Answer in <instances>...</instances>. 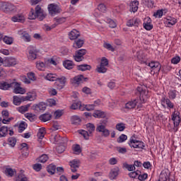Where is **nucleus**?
I'll use <instances>...</instances> for the list:
<instances>
[{
    "instance_id": "f257e3e1",
    "label": "nucleus",
    "mask_w": 181,
    "mask_h": 181,
    "mask_svg": "<svg viewBox=\"0 0 181 181\" xmlns=\"http://www.w3.org/2000/svg\"><path fill=\"white\" fill-rule=\"evenodd\" d=\"M0 9L5 13H11V12H13V11H15L16 7L11 3L1 1Z\"/></svg>"
},
{
    "instance_id": "f03ea898",
    "label": "nucleus",
    "mask_w": 181,
    "mask_h": 181,
    "mask_svg": "<svg viewBox=\"0 0 181 181\" xmlns=\"http://www.w3.org/2000/svg\"><path fill=\"white\" fill-rule=\"evenodd\" d=\"M137 91L140 94V102H141L140 105L138 106L137 108H141L142 107V104H144L146 100V95H145V93H146L145 91V86L139 85V86H137Z\"/></svg>"
},
{
    "instance_id": "7ed1b4c3",
    "label": "nucleus",
    "mask_w": 181,
    "mask_h": 181,
    "mask_svg": "<svg viewBox=\"0 0 181 181\" xmlns=\"http://www.w3.org/2000/svg\"><path fill=\"white\" fill-rule=\"evenodd\" d=\"M28 59L30 62L36 60L37 58V49L35 47H29L28 49Z\"/></svg>"
},
{
    "instance_id": "20e7f679",
    "label": "nucleus",
    "mask_w": 181,
    "mask_h": 181,
    "mask_svg": "<svg viewBox=\"0 0 181 181\" xmlns=\"http://www.w3.org/2000/svg\"><path fill=\"white\" fill-rule=\"evenodd\" d=\"M48 12L51 16H54V15L60 13V12H62V9H60V7L57 4H51L48 5Z\"/></svg>"
},
{
    "instance_id": "39448f33",
    "label": "nucleus",
    "mask_w": 181,
    "mask_h": 181,
    "mask_svg": "<svg viewBox=\"0 0 181 181\" xmlns=\"http://www.w3.org/2000/svg\"><path fill=\"white\" fill-rule=\"evenodd\" d=\"M97 132H100L102 136H104L105 138H108L110 136V130L105 127V125L100 124H98L96 127Z\"/></svg>"
},
{
    "instance_id": "423d86ee",
    "label": "nucleus",
    "mask_w": 181,
    "mask_h": 181,
    "mask_svg": "<svg viewBox=\"0 0 181 181\" xmlns=\"http://www.w3.org/2000/svg\"><path fill=\"white\" fill-rule=\"evenodd\" d=\"M87 53V50L84 49H81L76 52L75 55H74V59L75 62H83L84 60V56Z\"/></svg>"
},
{
    "instance_id": "0eeeda50",
    "label": "nucleus",
    "mask_w": 181,
    "mask_h": 181,
    "mask_svg": "<svg viewBox=\"0 0 181 181\" xmlns=\"http://www.w3.org/2000/svg\"><path fill=\"white\" fill-rule=\"evenodd\" d=\"M11 88H13V93L15 94H25L26 93V90H25V88L21 87V84L16 81H12Z\"/></svg>"
},
{
    "instance_id": "6e6552de",
    "label": "nucleus",
    "mask_w": 181,
    "mask_h": 181,
    "mask_svg": "<svg viewBox=\"0 0 181 181\" xmlns=\"http://www.w3.org/2000/svg\"><path fill=\"white\" fill-rule=\"evenodd\" d=\"M66 77L62 76V78H58L55 80L54 87L57 90H62L64 88V86H66Z\"/></svg>"
},
{
    "instance_id": "1a4fd4ad",
    "label": "nucleus",
    "mask_w": 181,
    "mask_h": 181,
    "mask_svg": "<svg viewBox=\"0 0 181 181\" xmlns=\"http://www.w3.org/2000/svg\"><path fill=\"white\" fill-rule=\"evenodd\" d=\"M35 12H36V18L39 19V21H43L45 18H46V13L40 6H37L35 7Z\"/></svg>"
},
{
    "instance_id": "9d476101",
    "label": "nucleus",
    "mask_w": 181,
    "mask_h": 181,
    "mask_svg": "<svg viewBox=\"0 0 181 181\" xmlns=\"http://www.w3.org/2000/svg\"><path fill=\"white\" fill-rule=\"evenodd\" d=\"M160 103L164 108L172 109L175 107V105H173V103H171L170 100H169V98L165 96L161 98Z\"/></svg>"
},
{
    "instance_id": "9b49d317",
    "label": "nucleus",
    "mask_w": 181,
    "mask_h": 181,
    "mask_svg": "<svg viewBox=\"0 0 181 181\" xmlns=\"http://www.w3.org/2000/svg\"><path fill=\"white\" fill-rule=\"evenodd\" d=\"M148 67H151V71L158 74L160 71V64L158 62H151L148 64Z\"/></svg>"
},
{
    "instance_id": "f8f14e48",
    "label": "nucleus",
    "mask_w": 181,
    "mask_h": 181,
    "mask_svg": "<svg viewBox=\"0 0 181 181\" xmlns=\"http://www.w3.org/2000/svg\"><path fill=\"white\" fill-rule=\"evenodd\" d=\"M118 175H119V168L115 167L110 170L109 177L110 180H115L118 177Z\"/></svg>"
},
{
    "instance_id": "ddd939ff",
    "label": "nucleus",
    "mask_w": 181,
    "mask_h": 181,
    "mask_svg": "<svg viewBox=\"0 0 181 181\" xmlns=\"http://www.w3.org/2000/svg\"><path fill=\"white\" fill-rule=\"evenodd\" d=\"M54 144H59V145H66V144H67V139L57 134L54 136Z\"/></svg>"
},
{
    "instance_id": "4468645a",
    "label": "nucleus",
    "mask_w": 181,
    "mask_h": 181,
    "mask_svg": "<svg viewBox=\"0 0 181 181\" xmlns=\"http://www.w3.org/2000/svg\"><path fill=\"white\" fill-rule=\"evenodd\" d=\"M172 119L174 122V126L179 127V124H180V116H179V112H174L173 113Z\"/></svg>"
},
{
    "instance_id": "2eb2a0df",
    "label": "nucleus",
    "mask_w": 181,
    "mask_h": 181,
    "mask_svg": "<svg viewBox=\"0 0 181 181\" xmlns=\"http://www.w3.org/2000/svg\"><path fill=\"white\" fill-rule=\"evenodd\" d=\"M12 88V81H8L7 82L1 81L0 82V90H9Z\"/></svg>"
},
{
    "instance_id": "dca6fc26",
    "label": "nucleus",
    "mask_w": 181,
    "mask_h": 181,
    "mask_svg": "<svg viewBox=\"0 0 181 181\" xmlns=\"http://www.w3.org/2000/svg\"><path fill=\"white\" fill-rule=\"evenodd\" d=\"M18 35L24 42H30V35L26 31L20 30Z\"/></svg>"
},
{
    "instance_id": "f3484780",
    "label": "nucleus",
    "mask_w": 181,
    "mask_h": 181,
    "mask_svg": "<svg viewBox=\"0 0 181 181\" xmlns=\"http://www.w3.org/2000/svg\"><path fill=\"white\" fill-rule=\"evenodd\" d=\"M33 110L37 112L45 111V110H46V104L43 102H41L37 105H34L33 106Z\"/></svg>"
},
{
    "instance_id": "a211bd4d",
    "label": "nucleus",
    "mask_w": 181,
    "mask_h": 181,
    "mask_svg": "<svg viewBox=\"0 0 181 181\" xmlns=\"http://www.w3.org/2000/svg\"><path fill=\"white\" fill-rule=\"evenodd\" d=\"M87 80H88V78H84L83 75H78L74 78V83L78 85L83 83V81H87Z\"/></svg>"
},
{
    "instance_id": "6ab92c4d",
    "label": "nucleus",
    "mask_w": 181,
    "mask_h": 181,
    "mask_svg": "<svg viewBox=\"0 0 181 181\" xmlns=\"http://www.w3.org/2000/svg\"><path fill=\"white\" fill-rule=\"evenodd\" d=\"M78 37H80V32H78L77 30H72L69 33L70 40H76V39H78Z\"/></svg>"
},
{
    "instance_id": "aec40b11",
    "label": "nucleus",
    "mask_w": 181,
    "mask_h": 181,
    "mask_svg": "<svg viewBox=\"0 0 181 181\" xmlns=\"http://www.w3.org/2000/svg\"><path fill=\"white\" fill-rule=\"evenodd\" d=\"M69 165L71 168V172L74 173L77 172V169L80 168V164L78 163V161L74 160L73 161H71L69 163Z\"/></svg>"
},
{
    "instance_id": "412c9836",
    "label": "nucleus",
    "mask_w": 181,
    "mask_h": 181,
    "mask_svg": "<svg viewBox=\"0 0 181 181\" xmlns=\"http://www.w3.org/2000/svg\"><path fill=\"white\" fill-rule=\"evenodd\" d=\"M40 121H42V122H47V121H50L52 119V114L49 112H46L43 115H41L40 116Z\"/></svg>"
},
{
    "instance_id": "4be33fe9",
    "label": "nucleus",
    "mask_w": 181,
    "mask_h": 181,
    "mask_svg": "<svg viewBox=\"0 0 181 181\" xmlns=\"http://www.w3.org/2000/svg\"><path fill=\"white\" fill-rule=\"evenodd\" d=\"M12 22H25V16L22 14H17L11 18Z\"/></svg>"
},
{
    "instance_id": "5701e85b",
    "label": "nucleus",
    "mask_w": 181,
    "mask_h": 181,
    "mask_svg": "<svg viewBox=\"0 0 181 181\" xmlns=\"http://www.w3.org/2000/svg\"><path fill=\"white\" fill-rule=\"evenodd\" d=\"M63 66L67 70H71V69L74 68V63L70 60H65L63 62Z\"/></svg>"
},
{
    "instance_id": "b1692460",
    "label": "nucleus",
    "mask_w": 181,
    "mask_h": 181,
    "mask_svg": "<svg viewBox=\"0 0 181 181\" xmlns=\"http://www.w3.org/2000/svg\"><path fill=\"white\" fill-rule=\"evenodd\" d=\"M71 110H81V111H84L83 105H81V102H75L71 106Z\"/></svg>"
},
{
    "instance_id": "393cba45",
    "label": "nucleus",
    "mask_w": 181,
    "mask_h": 181,
    "mask_svg": "<svg viewBox=\"0 0 181 181\" xmlns=\"http://www.w3.org/2000/svg\"><path fill=\"white\" fill-rule=\"evenodd\" d=\"M36 100V93H29L27 95L23 98V101H34Z\"/></svg>"
},
{
    "instance_id": "a878e982",
    "label": "nucleus",
    "mask_w": 181,
    "mask_h": 181,
    "mask_svg": "<svg viewBox=\"0 0 181 181\" xmlns=\"http://www.w3.org/2000/svg\"><path fill=\"white\" fill-rule=\"evenodd\" d=\"M71 122L73 125H80V122H81V119L77 115H74L71 117Z\"/></svg>"
},
{
    "instance_id": "bb28decb",
    "label": "nucleus",
    "mask_w": 181,
    "mask_h": 181,
    "mask_svg": "<svg viewBox=\"0 0 181 181\" xmlns=\"http://www.w3.org/2000/svg\"><path fill=\"white\" fill-rule=\"evenodd\" d=\"M30 107V105L27 104L25 105H23L18 107L17 110L18 112H21V114H25V112H28Z\"/></svg>"
},
{
    "instance_id": "cd10ccee",
    "label": "nucleus",
    "mask_w": 181,
    "mask_h": 181,
    "mask_svg": "<svg viewBox=\"0 0 181 181\" xmlns=\"http://www.w3.org/2000/svg\"><path fill=\"white\" fill-rule=\"evenodd\" d=\"M58 78L56 74H48L45 77V80H48V81H56Z\"/></svg>"
},
{
    "instance_id": "c85d7f7f",
    "label": "nucleus",
    "mask_w": 181,
    "mask_h": 181,
    "mask_svg": "<svg viewBox=\"0 0 181 181\" xmlns=\"http://www.w3.org/2000/svg\"><path fill=\"white\" fill-rule=\"evenodd\" d=\"M77 69L81 71H86V70H91V66L89 64H81L77 66Z\"/></svg>"
},
{
    "instance_id": "c756f323",
    "label": "nucleus",
    "mask_w": 181,
    "mask_h": 181,
    "mask_svg": "<svg viewBox=\"0 0 181 181\" xmlns=\"http://www.w3.org/2000/svg\"><path fill=\"white\" fill-rule=\"evenodd\" d=\"M16 173V171L11 168H7L5 170V175L8 176V177H12Z\"/></svg>"
},
{
    "instance_id": "7c9ffc66",
    "label": "nucleus",
    "mask_w": 181,
    "mask_h": 181,
    "mask_svg": "<svg viewBox=\"0 0 181 181\" xmlns=\"http://www.w3.org/2000/svg\"><path fill=\"white\" fill-rule=\"evenodd\" d=\"M72 150L75 155H80V153H81V147L78 144L73 145Z\"/></svg>"
},
{
    "instance_id": "2f4dec72",
    "label": "nucleus",
    "mask_w": 181,
    "mask_h": 181,
    "mask_svg": "<svg viewBox=\"0 0 181 181\" xmlns=\"http://www.w3.org/2000/svg\"><path fill=\"white\" fill-rule=\"evenodd\" d=\"M136 107V100H134V101H130L126 103L125 108L127 110H132Z\"/></svg>"
},
{
    "instance_id": "473e14b6",
    "label": "nucleus",
    "mask_w": 181,
    "mask_h": 181,
    "mask_svg": "<svg viewBox=\"0 0 181 181\" xmlns=\"http://www.w3.org/2000/svg\"><path fill=\"white\" fill-rule=\"evenodd\" d=\"M136 163V161H134V165H129L127 163H123V167L125 169H127V170H129V172H132L133 170H135V165Z\"/></svg>"
},
{
    "instance_id": "72a5a7b5",
    "label": "nucleus",
    "mask_w": 181,
    "mask_h": 181,
    "mask_svg": "<svg viewBox=\"0 0 181 181\" xmlns=\"http://www.w3.org/2000/svg\"><path fill=\"white\" fill-rule=\"evenodd\" d=\"M8 135V127L3 126L0 128V138H4Z\"/></svg>"
},
{
    "instance_id": "f704fd0d",
    "label": "nucleus",
    "mask_w": 181,
    "mask_h": 181,
    "mask_svg": "<svg viewBox=\"0 0 181 181\" xmlns=\"http://www.w3.org/2000/svg\"><path fill=\"white\" fill-rule=\"evenodd\" d=\"M136 149L138 151H142L145 149V143L141 141H136Z\"/></svg>"
},
{
    "instance_id": "c9c22d12",
    "label": "nucleus",
    "mask_w": 181,
    "mask_h": 181,
    "mask_svg": "<svg viewBox=\"0 0 181 181\" xmlns=\"http://www.w3.org/2000/svg\"><path fill=\"white\" fill-rule=\"evenodd\" d=\"M56 169H57L56 165L53 164H50L47 168V170L48 173H50V175H54V173H56Z\"/></svg>"
},
{
    "instance_id": "e433bc0d",
    "label": "nucleus",
    "mask_w": 181,
    "mask_h": 181,
    "mask_svg": "<svg viewBox=\"0 0 181 181\" xmlns=\"http://www.w3.org/2000/svg\"><path fill=\"white\" fill-rule=\"evenodd\" d=\"M83 45H84V40L79 39L74 42L73 46L76 49H80V47H83Z\"/></svg>"
},
{
    "instance_id": "4c0bfd02",
    "label": "nucleus",
    "mask_w": 181,
    "mask_h": 181,
    "mask_svg": "<svg viewBox=\"0 0 181 181\" xmlns=\"http://www.w3.org/2000/svg\"><path fill=\"white\" fill-rule=\"evenodd\" d=\"M107 66H105L101 64L98 65L96 68V71H98V73H103V74L107 73Z\"/></svg>"
},
{
    "instance_id": "58836bf2",
    "label": "nucleus",
    "mask_w": 181,
    "mask_h": 181,
    "mask_svg": "<svg viewBox=\"0 0 181 181\" xmlns=\"http://www.w3.org/2000/svg\"><path fill=\"white\" fill-rule=\"evenodd\" d=\"M47 160H49V156L47 154H42L38 158V162H40V163H46Z\"/></svg>"
},
{
    "instance_id": "ea45409f",
    "label": "nucleus",
    "mask_w": 181,
    "mask_h": 181,
    "mask_svg": "<svg viewBox=\"0 0 181 181\" xmlns=\"http://www.w3.org/2000/svg\"><path fill=\"white\" fill-rule=\"evenodd\" d=\"M16 181H29V180L25 174L21 173L16 177Z\"/></svg>"
},
{
    "instance_id": "a19ab883",
    "label": "nucleus",
    "mask_w": 181,
    "mask_h": 181,
    "mask_svg": "<svg viewBox=\"0 0 181 181\" xmlns=\"http://www.w3.org/2000/svg\"><path fill=\"white\" fill-rule=\"evenodd\" d=\"M27 127H28V124H26V122H21L18 127V132L20 134H22V132H23V131L26 129Z\"/></svg>"
},
{
    "instance_id": "79ce46f5",
    "label": "nucleus",
    "mask_w": 181,
    "mask_h": 181,
    "mask_svg": "<svg viewBox=\"0 0 181 181\" xmlns=\"http://www.w3.org/2000/svg\"><path fill=\"white\" fill-rule=\"evenodd\" d=\"M86 129H87V131L89 132V134H93V132L95 131V126H94V124L91 123H88L86 124Z\"/></svg>"
},
{
    "instance_id": "37998d69",
    "label": "nucleus",
    "mask_w": 181,
    "mask_h": 181,
    "mask_svg": "<svg viewBox=\"0 0 181 181\" xmlns=\"http://www.w3.org/2000/svg\"><path fill=\"white\" fill-rule=\"evenodd\" d=\"M22 100H23V98H21L18 96H13V103L14 105H21V103H22Z\"/></svg>"
},
{
    "instance_id": "c03bdc74",
    "label": "nucleus",
    "mask_w": 181,
    "mask_h": 181,
    "mask_svg": "<svg viewBox=\"0 0 181 181\" xmlns=\"http://www.w3.org/2000/svg\"><path fill=\"white\" fill-rule=\"evenodd\" d=\"M36 67L38 70L43 71V70H45L46 65L45 64V63L39 61V62H37V63H36Z\"/></svg>"
},
{
    "instance_id": "a18cd8bd",
    "label": "nucleus",
    "mask_w": 181,
    "mask_h": 181,
    "mask_svg": "<svg viewBox=\"0 0 181 181\" xmlns=\"http://www.w3.org/2000/svg\"><path fill=\"white\" fill-rule=\"evenodd\" d=\"M66 149V144H59L57 146L56 151L58 153H63V151Z\"/></svg>"
},
{
    "instance_id": "49530a36",
    "label": "nucleus",
    "mask_w": 181,
    "mask_h": 181,
    "mask_svg": "<svg viewBox=\"0 0 181 181\" xmlns=\"http://www.w3.org/2000/svg\"><path fill=\"white\" fill-rule=\"evenodd\" d=\"M93 115L95 118H103L104 117V112L96 110Z\"/></svg>"
},
{
    "instance_id": "de8ad7c7",
    "label": "nucleus",
    "mask_w": 181,
    "mask_h": 181,
    "mask_svg": "<svg viewBox=\"0 0 181 181\" xmlns=\"http://www.w3.org/2000/svg\"><path fill=\"white\" fill-rule=\"evenodd\" d=\"M78 132L81 135H83L85 139H88V138H90V134H88V132L86 130H78Z\"/></svg>"
},
{
    "instance_id": "09e8293b",
    "label": "nucleus",
    "mask_w": 181,
    "mask_h": 181,
    "mask_svg": "<svg viewBox=\"0 0 181 181\" xmlns=\"http://www.w3.org/2000/svg\"><path fill=\"white\" fill-rule=\"evenodd\" d=\"M3 41L6 45H12V43H13V38L6 36L3 38Z\"/></svg>"
},
{
    "instance_id": "8fccbe9b",
    "label": "nucleus",
    "mask_w": 181,
    "mask_h": 181,
    "mask_svg": "<svg viewBox=\"0 0 181 181\" xmlns=\"http://www.w3.org/2000/svg\"><path fill=\"white\" fill-rule=\"evenodd\" d=\"M25 117L30 122H33V121L36 120V115L32 114V113H27L25 115Z\"/></svg>"
},
{
    "instance_id": "3c124183",
    "label": "nucleus",
    "mask_w": 181,
    "mask_h": 181,
    "mask_svg": "<svg viewBox=\"0 0 181 181\" xmlns=\"http://www.w3.org/2000/svg\"><path fill=\"white\" fill-rule=\"evenodd\" d=\"M116 129L119 131V132H122L125 129V124L124 123H118L116 124Z\"/></svg>"
},
{
    "instance_id": "603ef678",
    "label": "nucleus",
    "mask_w": 181,
    "mask_h": 181,
    "mask_svg": "<svg viewBox=\"0 0 181 181\" xmlns=\"http://www.w3.org/2000/svg\"><path fill=\"white\" fill-rule=\"evenodd\" d=\"M130 12H133V13L136 12V1H134L130 4Z\"/></svg>"
},
{
    "instance_id": "864d4df0",
    "label": "nucleus",
    "mask_w": 181,
    "mask_h": 181,
    "mask_svg": "<svg viewBox=\"0 0 181 181\" xmlns=\"http://www.w3.org/2000/svg\"><path fill=\"white\" fill-rule=\"evenodd\" d=\"M128 139V136L125 134H122L119 136V137L117 139V142L119 144H122V142H125Z\"/></svg>"
},
{
    "instance_id": "5fc2aeb1",
    "label": "nucleus",
    "mask_w": 181,
    "mask_h": 181,
    "mask_svg": "<svg viewBox=\"0 0 181 181\" xmlns=\"http://www.w3.org/2000/svg\"><path fill=\"white\" fill-rule=\"evenodd\" d=\"M8 141L10 146H12L13 148L16 145V138L15 137H9Z\"/></svg>"
},
{
    "instance_id": "6e6d98bb",
    "label": "nucleus",
    "mask_w": 181,
    "mask_h": 181,
    "mask_svg": "<svg viewBox=\"0 0 181 181\" xmlns=\"http://www.w3.org/2000/svg\"><path fill=\"white\" fill-rule=\"evenodd\" d=\"M107 22L109 23V26L110 28H112V29L117 28V23H115L112 19L109 18L107 20Z\"/></svg>"
},
{
    "instance_id": "4d7b16f0",
    "label": "nucleus",
    "mask_w": 181,
    "mask_h": 181,
    "mask_svg": "<svg viewBox=\"0 0 181 181\" xmlns=\"http://www.w3.org/2000/svg\"><path fill=\"white\" fill-rule=\"evenodd\" d=\"M28 19L30 20L36 19V10L34 11L33 8L31 9L28 16Z\"/></svg>"
},
{
    "instance_id": "13d9d810",
    "label": "nucleus",
    "mask_w": 181,
    "mask_h": 181,
    "mask_svg": "<svg viewBox=\"0 0 181 181\" xmlns=\"http://www.w3.org/2000/svg\"><path fill=\"white\" fill-rule=\"evenodd\" d=\"M169 98L172 100H175L176 98V95H177V92L176 90H170L168 93Z\"/></svg>"
},
{
    "instance_id": "bf43d9fd",
    "label": "nucleus",
    "mask_w": 181,
    "mask_h": 181,
    "mask_svg": "<svg viewBox=\"0 0 181 181\" xmlns=\"http://www.w3.org/2000/svg\"><path fill=\"white\" fill-rule=\"evenodd\" d=\"M137 179L139 181H145L148 179V174L147 173L140 174L138 176Z\"/></svg>"
},
{
    "instance_id": "052dcab7",
    "label": "nucleus",
    "mask_w": 181,
    "mask_h": 181,
    "mask_svg": "<svg viewBox=\"0 0 181 181\" xmlns=\"http://www.w3.org/2000/svg\"><path fill=\"white\" fill-rule=\"evenodd\" d=\"M136 24V18L129 20L127 23V26H129V28L132 26H135Z\"/></svg>"
},
{
    "instance_id": "680f3d73",
    "label": "nucleus",
    "mask_w": 181,
    "mask_h": 181,
    "mask_svg": "<svg viewBox=\"0 0 181 181\" xmlns=\"http://www.w3.org/2000/svg\"><path fill=\"white\" fill-rule=\"evenodd\" d=\"M129 145L131 146V148H136V140L134 139L133 137H131Z\"/></svg>"
},
{
    "instance_id": "e2e57ef3",
    "label": "nucleus",
    "mask_w": 181,
    "mask_h": 181,
    "mask_svg": "<svg viewBox=\"0 0 181 181\" xmlns=\"http://www.w3.org/2000/svg\"><path fill=\"white\" fill-rule=\"evenodd\" d=\"M54 21L57 23V25H60L62 23H64V22H66V18H64V17L55 18Z\"/></svg>"
},
{
    "instance_id": "0e129e2a",
    "label": "nucleus",
    "mask_w": 181,
    "mask_h": 181,
    "mask_svg": "<svg viewBox=\"0 0 181 181\" xmlns=\"http://www.w3.org/2000/svg\"><path fill=\"white\" fill-rule=\"evenodd\" d=\"M103 46L105 49H107V50H110V52H115V49L112 47V45L110 43L105 42L103 44Z\"/></svg>"
},
{
    "instance_id": "69168bd1",
    "label": "nucleus",
    "mask_w": 181,
    "mask_h": 181,
    "mask_svg": "<svg viewBox=\"0 0 181 181\" xmlns=\"http://www.w3.org/2000/svg\"><path fill=\"white\" fill-rule=\"evenodd\" d=\"M108 59L105 57H102L101 61H100V65L105 66V67H108Z\"/></svg>"
},
{
    "instance_id": "338daca9",
    "label": "nucleus",
    "mask_w": 181,
    "mask_h": 181,
    "mask_svg": "<svg viewBox=\"0 0 181 181\" xmlns=\"http://www.w3.org/2000/svg\"><path fill=\"white\" fill-rule=\"evenodd\" d=\"M95 106L93 104H91V105H83V110H86V111H93V110H94Z\"/></svg>"
},
{
    "instance_id": "774afa93",
    "label": "nucleus",
    "mask_w": 181,
    "mask_h": 181,
    "mask_svg": "<svg viewBox=\"0 0 181 181\" xmlns=\"http://www.w3.org/2000/svg\"><path fill=\"white\" fill-rule=\"evenodd\" d=\"M54 115L56 119L60 118V117H62V115H63V110L55 111V112L54 113Z\"/></svg>"
}]
</instances>
